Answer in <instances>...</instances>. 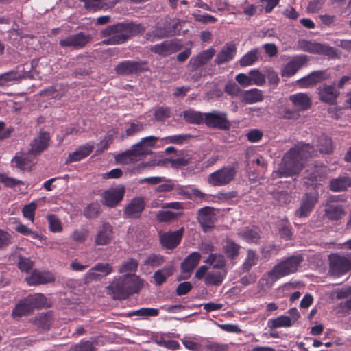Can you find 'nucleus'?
Masks as SVG:
<instances>
[{"label": "nucleus", "mask_w": 351, "mask_h": 351, "mask_svg": "<svg viewBox=\"0 0 351 351\" xmlns=\"http://www.w3.org/2000/svg\"><path fill=\"white\" fill-rule=\"evenodd\" d=\"M279 234L282 239L288 241L291 239L292 237V228L287 220L283 222L282 226L279 230Z\"/></svg>", "instance_id": "obj_61"}, {"label": "nucleus", "mask_w": 351, "mask_h": 351, "mask_svg": "<svg viewBox=\"0 0 351 351\" xmlns=\"http://www.w3.org/2000/svg\"><path fill=\"white\" fill-rule=\"evenodd\" d=\"M226 275V271L224 269L211 271L207 274L205 277L204 282L206 285L219 286L223 281Z\"/></svg>", "instance_id": "obj_37"}, {"label": "nucleus", "mask_w": 351, "mask_h": 351, "mask_svg": "<svg viewBox=\"0 0 351 351\" xmlns=\"http://www.w3.org/2000/svg\"><path fill=\"white\" fill-rule=\"evenodd\" d=\"M191 137V134H176L167 136L166 140L169 143L180 145Z\"/></svg>", "instance_id": "obj_63"}, {"label": "nucleus", "mask_w": 351, "mask_h": 351, "mask_svg": "<svg viewBox=\"0 0 351 351\" xmlns=\"http://www.w3.org/2000/svg\"><path fill=\"white\" fill-rule=\"evenodd\" d=\"M238 169L239 165L237 162L223 167L210 173L208 178V182L213 186H222L229 184L234 180Z\"/></svg>", "instance_id": "obj_5"}, {"label": "nucleus", "mask_w": 351, "mask_h": 351, "mask_svg": "<svg viewBox=\"0 0 351 351\" xmlns=\"http://www.w3.org/2000/svg\"><path fill=\"white\" fill-rule=\"evenodd\" d=\"M326 167L313 166L308 167L304 172V178L308 180L312 184H317L326 178Z\"/></svg>", "instance_id": "obj_24"}, {"label": "nucleus", "mask_w": 351, "mask_h": 351, "mask_svg": "<svg viewBox=\"0 0 351 351\" xmlns=\"http://www.w3.org/2000/svg\"><path fill=\"white\" fill-rule=\"evenodd\" d=\"M324 215L329 220H339L345 215L342 206L338 204H327Z\"/></svg>", "instance_id": "obj_38"}, {"label": "nucleus", "mask_w": 351, "mask_h": 351, "mask_svg": "<svg viewBox=\"0 0 351 351\" xmlns=\"http://www.w3.org/2000/svg\"><path fill=\"white\" fill-rule=\"evenodd\" d=\"M33 310L30 306V304L27 297H25L23 299L20 300L16 304L12 310V315L13 317H21L23 316L28 315Z\"/></svg>", "instance_id": "obj_35"}, {"label": "nucleus", "mask_w": 351, "mask_h": 351, "mask_svg": "<svg viewBox=\"0 0 351 351\" xmlns=\"http://www.w3.org/2000/svg\"><path fill=\"white\" fill-rule=\"evenodd\" d=\"M252 85L263 86L265 83V75L258 69H253L249 72Z\"/></svg>", "instance_id": "obj_52"}, {"label": "nucleus", "mask_w": 351, "mask_h": 351, "mask_svg": "<svg viewBox=\"0 0 351 351\" xmlns=\"http://www.w3.org/2000/svg\"><path fill=\"white\" fill-rule=\"evenodd\" d=\"M94 269L101 275V278L113 272V267L109 263H98L94 266Z\"/></svg>", "instance_id": "obj_57"}, {"label": "nucleus", "mask_w": 351, "mask_h": 351, "mask_svg": "<svg viewBox=\"0 0 351 351\" xmlns=\"http://www.w3.org/2000/svg\"><path fill=\"white\" fill-rule=\"evenodd\" d=\"M329 271L335 276H339L351 270V256L332 254L329 256Z\"/></svg>", "instance_id": "obj_9"}, {"label": "nucleus", "mask_w": 351, "mask_h": 351, "mask_svg": "<svg viewBox=\"0 0 351 351\" xmlns=\"http://www.w3.org/2000/svg\"><path fill=\"white\" fill-rule=\"evenodd\" d=\"M201 259L199 252H193L184 258L180 264V269L183 274H191L197 266Z\"/></svg>", "instance_id": "obj_30"}, {"label": "nucleus", "mask_w": 351, "mask_h": 351, "mask_svg": "<svg viewBox=\"0 0 351 351\" xmlns=\"http://www.w3.org/2000/svg\"><path fill=\"white\" fill-rule=\"evenodd\" d=\"M184 229L183 227L174 232H165L160 236V242L166 249L173 250L181 242Z\"/></svg>", "instance_id": "obj_18"}, {"label": "nucleus", "mask_w": 351, "mask_h": 351, "mask_svg": "<svg viewBox=\"0 0 351 351\" xmlns=\"http://www.w3.org/2000/svg\"><path fill=\"white\" fill-rule=\"evenodd\" d=\"M49 228L52 232H60L62 231V226L60 220L55 215H49L47 217Z\"/></svg>", "instance_id": "obj_53"}, {"label": "nucleus", "mask_w": 351, "mask_h": 351, "mask_svg": "<svg viewBox=\"0 0 351 351\" xmlns=\"http://www.w3.org/2000/svg\"><path fill=\"white\" fill-rule=\"evenodd\" d=\"M90 40L91 37L89 34L79 32L61 39L59 44L62 47H73L78 49L83 48Z\"/></svg>", "instance_id": "obj_14"}, {"label": "nucleus", "mask_w": 351, "mask_h": 351, "mask_svg": "<svg viewBox=\"0 0 351 351\" xmlns=\"http://www.w3.org/2000/svg\"><path fill=\"white\" fill-rule=\"evenodd\" d=\"M317 201V193H305L301 198L299 208L295 211V215L299 218L308 217L313 211Z\"/></svg>", "instance_id": "obj_11"}, {"label": "nucleus", "mask_w": 351, "mask_h": 351, "mask_svg": "<svg viewBox=\"0 0 351 351\" xmlns=\"http://www.w3.org/2000/svg\"><path fill=\"white\" fill-rule=\"evenodd\" d=\"M182 213H174L172 211L160 210L156 215V219L160 222H170L181 216Z\"/></svg>", "instance_id": "obj_50"}, {"label": "nucleus", "mask_w": 351, "mask_h": 351, "mask_svg": "<svg viewBox=\"0 0 351 351\" xmlns=\"http://www.w3.org/2000/svg\"><path fill=\"white\" fill-rule=\"evenodd\" d=\"M113 238V228L108 223H104L98 230L95 238L96 245H106L109 244Z\"/></svg>", "instance_id": "obj_21"}, {"label": "nucleus", "mask_w": 351, "mask_h": 351, "mask_svg": "<svg viewBox=\"0 0 351 351\" xmlns=\"http://www.w3.org/2000/svg\"><path fill=\"white\" fill-rule=\"evenodd\" d=\"M258 261V256L252 250H249L244 263L242 265V270L245 272L249 271L251 268L256 265Z\"/></svg>", "instance_id": "obj_47"}, {"label": "nucleus", "mask_w": 351, "mask_h": 351, "mask_svg": "<svg viewBox=\"0 0 351 351\" xmlns=\"http://www.w3.org/2000/svg\"><path fill=\"white\" fill-rule=\"evenodd\" d=\"M314 147L309 143H298L283 156L274 173L277 178L298 176L304 167V161L312 156Z\"/></svg>", "instance_id": "obj_1"}, {"label": "nucleus", "mask_w": 351, "mask_h": 351, "mask_svg": "<svg viewBox=\"0 0 351 351\" xmlns=\"http://www.w3.org/2000/svg\"><path fill=\"white\" fill-rule=\"evenodd\" d=\"M27 298L34 311L35 308L40 309L45 306L47 299L42 293L29 295Z\"/></svg>", "instance_id": "obj_45"}, {"label": "nucleus", "mask_w": 351, "mask_h": 351, "mask_svg": "<svg viewBox=\"0 0 351 351\" xmlns=\"http://www.w3.org/2000/svg\"><path fill=\"white\" fill-rule=\"evenodd\" d=\"M263 91L254 88L248 90H244L241 101L244 104H252L263 101Z\"/></svg>", "instance_id": "obj_34"}, {"label": "nucleus", "mask_w": 351, "mask_h": 351, "mask_svg": "<svg viewBox=\"0 0 351 351\" xmlns=\"http://www.w3.org/2000/svg\"><path fill=\"white\" fill-rule=\"evenodd\" d=\"M93 149L94 145L90 143L80 146L77 150L69 154L68 158L66 160V164L81 160L82 159L89 156L93 152Z\"/></svg>", "instance_id": "obj_31"}, {"label": "nucleus", "mask_w": 351, "mask_h": 351, "mask_svg": "<svg viewBox=\"0 0 351 351\" xmlns=\"http://www.w3.org/2000/svg\"><path fill=\"white\" fill-rule=\"evenodd\" d=\"M317 90L319 99L322 101L330 105L336 103L338 94L335 91L334 85L324 84L322 86H320Z\"/></svg>", "instance_id": "obj_28"}, {"label": "nucleus", "mask_w": 351, "mask_h": 351, "mask_svg": "<svg viewBox=\"0 0 351 351\" xmlns=\"http://www.w3.org/2000/svg\"><path fill=\"white\" fill-rule=\"evenodd\" d=\"M30 154L23 152H18L12 158L11 167L19 169L21 171H30L34 165L30 158Z\"/></svg>", "instance_id": "obj_19"}, {"label": "nucleus", "mask_w": 351, "mask_h": 351, "mask_svg": "<svg viewBox=\"0 0 351 351\" xmlns=\"http://www.w3.org/2000/svg\"><path fill=\"white\" fill-rule=\"evenodd\" d=\"M125 192V187L123 185L111 187L105 191L102 195L104 204L110 208L115 207L123 200Z\"/></svg>", "instance_id": "obj_13"}, {"label": "nucleus", "mask_w": 351, "mask_h": 351, "mask_svg": "<svg viewBox=\"0 0 351 351\" xmlns=\"http://www.w3.org/2000/svg\"><path fill=\"white\" fill-rule=\"evenodd\" d=\"M240 248L239 245L230 239L226 241V245L223 247L224 252L230 259H234L238 256Z\"/></svg>", "instance_id": "obj_46"}, {"label": "nucleus", "mask_w": 351, "mask_h": 351, "mask_svg": "<svg viewBox=\"0 0 351 351\" xmlns=\"http://www.w3.org/2000/svg\"><path fill=\"white\" fill-rule=\"evenodd\" d=\"M174 272L175 268L171 265H166L162 269L156 270L152 276L156 285H162L167 282V278L171 276Z\"/></svg>", "instance_id": "obj_33"}, {"label": "nucleus", "mask_w": 351, "mask_h": 351, "mask_svg": "<svg viewBox=\"0 0 351 351\" xmlns=\"http://www.w3.org/2000/svg\"><path fill=\"white\" fill-rule=\"evenodd\" d=\"M326 79L325 71H315L298 80L297 84L300 88H308Z\"/></svg>", "instance_id": "obj_27"}, {"label": "nucleus", "mask_w": 351, "mask_h": 351, "mask_svg": "<svg viewBox=\"0 0 351 351\" xmlns=\"http://www.w3.org/2000/svg\"><path fill=\"white\" fill-rule=\"evenodd\" d=\"M299 47L302 51L305 52L323 55L330 58L337 57V50L326 44L303 40L299 42Z\"/></svg>", "instance_id": "obj_8"}, {"label": "nucleus", "mask_w": 351, "mask_h": 351, "mask_svg": "<svg viewBox=\"0 0 351 351\" xmlns=\"http://www.w3.org/2000/svg\"><path fill=\"white\" fill-rule=\"evenodd\" d=\"M215 49L210 47L206 50L191 58L189 62V66L191 71L198 70L200 67L207 64L214 56Z\"/></svg>", "instance_id": "obj_20"}, {"label": "nucleus", "mask_w": 351, "mask_h": 351, "mask_svg": "<svg viewBox=\"0 0 351 351\" xmlns=\"http://www.w3.org/2000/svg\"><path fill=\"white\" fill-rule=\"evenodd\" d=\"M224 92L228 95L242 97L243 90L234 82H228L224 87Z\"/></svg>", "instance_id": "obj_51"}, {"label": "nucleus", "mask_w": 351, "mask_h": 351, "mask_svg": "<svg viewBox=\"0 0 351 351\" xmlns=\"http://www.w3.org/2000/svg\"><path fill=\"white\" fill-rule=\"evenodd\" d=\"M159 311L152 308H142L136 311H131L128 313V317L140 316V317H156L158 315Z\"/></svg>", "instance_id": "obj_49"}, {"label": "nucleus", "mask_w": 351, "mask_h": 351, "mask_svg": "<svg viewBox=\"0 0 351 351\" xmlns=\"http://www.w3.org/2000/svg\"><path fill=\"white\" fill-rule=\"evenodd\" d=\"M167 36L168 35L165 31L160 27H157L152 32H148L145 34V38L150 42H154Z\"/></svg>", "instance_id": "obj_54"}, {"label": "nucleus", "mask_w": 351, "mask_h": 351, "mask_svg": "<svg viewBox=\"0 0 351 351\" xmlns=\"http://www.w3.org/2000/svg\"><path fill=\"white\" fill-rule=\"evenodd\" d=\"M289 100L293 105L298 108L299 110L304 111L309 109L312 102L308 95L305 93H296L289 96Z\"/></svg>", "instance_id": "obj_32"}, {"label": "nucleus", "mask_w": 351, "mask_h": 351, "mask_svg": "<svg viewBox=\"0 0 351 351\" xmlns=\"http://www.w3.org/2000/svg\"><path fill=\"white\" fill-rule=\"evenodd\" d=\"M267 324L271 330L282 327L288 328L293 326L287 315H280L276 318L270 319L268 320Z\"/></svg>", "instance_id": "obj_43"}, {"label": "nucleus", "mask_w": 351, "mask_h": 351, "mask_svg": "<svg viewBox=\"0 0 351 351\" xmlns=\"http://www.w3.org/2000/svg\"><path fill=\"white\" fill-rule=\"evenodd\" d=\"M0 182L3 183L6 187L9 188H14L19 184L24 185V182L22 180L8 177L4 174H0Z\"/></svg>", "instance_id": "obj_58"}, {"label": "nucleus", "mask_w": 351, "mask_h": 351, "mask_svg": "<svg viewBox=\"0 0 351 351\" xmlns=\"http://www.w3.org/2000/svg\"><path fill=\"white\" fill-rule=\"evenodd\" d=\"M182 344L184 345V346L189 350H192V351H202V346L197 343V342H195L192 340H191L189 338H186L184 337V339H182Z\"/></svg>", "instance_id": "obj_64"}, {"label": "nucleus", "mask_w": 351, "mask_h": 351, "mask_svg": "<svg viewBox=\"0 0 351 351\" xmlns=\"http://www.w3.org/2000/svg\"><path fill=\"white\" fill-rule=\"evenodd\" d=\"M36 208L37 205L34 202L24 206L22 210L23 216L29 220L33 221Z\"/></svg>", "instance_id": "obj_59"}, {"label": "nucleus", "mask_w": 351, "mask_h": 351, "mask_svg": "<svg viewBox=\"0 0 351 351\" xmlns=\"http://www.w3.org/2000/svg\"><path fill=\"white\" fill-rule=\"evenodd\" d=\"M182 45L177 40H165L159 44L151 45L149 50L161 57H167L180 51Z\"/></svg>", "instance_id": "obj_12"}, {"label": "nucleus", "mask_w": 351, "mask_h": 351, "mask_svg": "<svg viewBox=\"0 0 351 351\" xmlns=\"http://www.w3.org/2000/svg\"><path fill=\"white\" fill-rule=\"evenodd\" d=\"M34 265V262L29 258L19 256L18 267L22 271L28 272L32 269Z\"/></svg>", "instance_id": "obj_62"}, {"label": "nucleus", "mask_w": 351, "mask_h": 351, "mask_svg": "<svg viewBox=\"0 0 351 351\" xmlns=\"http://www.w3.org/2000/svg\"><path fill=\"white\" fill-rule=\"evenodd\" d=\"M171 167L176 169L182 168L189 165H195L197 160L191 152H181L176 158L169 159Z\"/></svg>", "instance_id": "obj_22"}, {"label": "nucleus", "mask_w": 351, "mask_h": 351, "mask_svg": "<svg viewBox=\"0 0 351 351\" xmlns=\"http://www.w3.org/2000/svg\"><path fill=\"white\" fill-rule=\"evenodd\" d=\"M261 58V51L258 48L253 49L245 53L239 60L241 66H248L254 64Z\"/></svg>", "instance_id": "obj_39"}, {"label": "nucleus", "mask_w": 351, "mask_h": 351, "mask_svg": "<svg viewBox=\"0 0 351 351\" xmlns=\"http://www.w3.org/2000/svg\"><path fill=\"white\" fill-rule=\"evenodd\" d=\"M165 262V257L161 254H150L143 261V265L145 267L155 268L163 265Z\"/></svg>", "instance_id": "obj_44"}, {"label": "nucleus", "mask_w": 351, "mask_h": 351, "mask_svg": "<svg viewBox=\"0 0 351 351\" xmlns=\"http://www.w3.org/2000/svg\"><path fill=\"white\" fill-rule=\"evenodd\" d=\"M351 186V179L348 176H339L330 182V189L334 192L346 191Z\"/></svg>", "instance_id": "obj_36"}, {"label": "nucleus", "mask_w": 351, "mask_h": 351, "mask_svg": "<svg viewBox=\"0 0 351 351\" xmlns=\"http://www.w3.org/2000/svg\"><path fill=\"white\" fill-rule=\"evenodd\" d=\"M119 0H81L86 10L96 12L114 7Z\"/></svg>", "instance_id": "obj_23"}, {"label": "nucleus", "mask_w": 351, "mask_h": 351, "mask_svg": "<svg viewBox=\"0 0 351 351\" xmlns=\"http://www.w3.org/2000/svg\"><path fill=\"white\" fill-rule=\"evenodd\" d=\"M154 115L156 121H163L171 117V110L168 107H160L155 110Z\"/></svg>", "instance_id": "obj_60"}, {"label": "nucleus", "mask_w": 351, "mask_h": 351, "mask_svg": "<svg viewBox=\"0 0 351 351\" xmlns=\"http://www.w3.org/2000/svg\"><path fill=\"white\" fill-rule=\"evenodd\" d=\"M302 261V258L301 256H291L275 265L273 269L268 272V276L272 280H277L294 273Z\"/></svg>", "instance_id": "obj_6"}, {"label": "nucleus", "mask_w": 351, "mask_h": 351, "mask_svg": "<svg viewBox=\"0 0 351 351\" xmlns=\"http://www.w3.org/2000/svg\"><path fill=\"white\" fill-rule=\"evenodd\" d=\"M49 141V133L46 131H40L38 136L31 142L29 154L35 156L40 155L47 149Z\"/></svg>", "instance_id": "obj_17"}, {"label": "nucleus", "mask_w": 351, "mask_h": 351, "mask_svg": "<svg viewBox=\"0 0 351 351\" xmlns=\"http://www.w3.org/2000/svg\"><path fill=\"white\" fill-rule=\"evenodd\" d=\"M145 30L144 26L140 23L120 22L103 29L100 36L106 38L102 41L103 45H117L125 43L130 37L142 34Z\"/></svg>", "instance_id": "obj_2"}, {"label": "nucleus", "mask_w": 351, "mask_h": 351, "mask_svg": "<svg viewBox=\"0 0 351 351\" xmlns=\"http://www.w3.org/2000/svg\"><path fill=\"white\" fill-rule=\"evenodd\" d=\"M146 125L138 121L129 123L124 132L121 134V138L134 136L145 130Z\"/></svg>", "instance_id": "obj_40"}, {"label": "nucleus", "mask_w": 351, "mask_h": 351, "mask_svg": "<svg viewBox=\"0 0 351 351\" xmlns=\"http://www.w3.org/2000/svg\"><path fill=\"white\" fill-rule=\"evenodd\" d=\"M317 147L321 153L330 154L332 152V141L330 138L322 134L317 138Z\"/></svg>", "instance_id": "obj_42"}, {"label": "nucleus", "mask_w": 351, "mask_h": 351, "mask_svg": "<svg viewBox=\"0 0 351 351\" xmlns=\"http://www.w3.org/2000/svg\"><path fill=\"white\" fill-rule=\"evenodd\" d=\"M306 61L307 58L304 55L296 57L287 63L282 71V75L289 77L295 75Z\"/></svg>", "instance_id": "obj_29"}, {"label": "nucleus", "mask_w": 351, "mask_h": 351, "mask_svg": "<svg viewBox=\"0 0 351 351\" xmlns=\"http://www.w3.org/2000/svg\"><path fill=\"white\" fill-rule=\"evenodd\" d=\"M197 220L204 232L213 229L217 221L215 208L210 206L201 208L197 211Z\"/></svg>", "instance_id": "obj_10"}, {"label": "nucleus", "mask_w": 351, "mask_h": 351, "mask_svg": "<svg viewBox=\"0 0 351 351\" xmlns=\"http://www.w3.org/2000/svg\"><path fill=\"white\" fill-rule=\"evenodd\" d=\"M138 263L134 258H130L119 267V273L133 272L137 269Z\"/></svg>", "instance_id": "obj_56"}, {"label": "nucleus", "mask_w": 351, "mask_h": 351, "mask_svg": "<svg viewBox=\"0 0 351 351\" xmlns=\"http://www.w3.org/2000/svg\"><path fill=\"white\" fill-rule=\"evenodd\" d=\"M101 211V206L97 202L89 204L84 210V216L86 219H95L97 217Z\"/></svg>", "instance_id": "obj_48"}, {"label": "nucleus", "mask_w": 351, "mask_h": 351, "mask_svg": "<svg viewBox=\"0 0 351 351\" xmlns=\"http://www.w3.org/2000/svg\"><path fill=\"white\" fill-rule=\"evenodd\" d=\"M237 52V47L232 43H228L217 55L215 62L218 64H223L229 62L234 58Z\"/></svg>", "instance_id": "obj_26"}, {"label": "nucleus", "mask_w": 351, "mask_h": 351, "mask_svg": "<svg viewBox=\"0 0 351 351\" xmlns=\"http://www.w3.org/2000/svg\"><path fill=\"white\" fill-rule=\"evenodd\" d=\"M158 139L154 136L142 138L139 142L133 145L130 149L118 154L116 159L123 164L134 162L138 160V157L149 154L150 149L155 146Z\"/></svg>", "instance_id": "obj_3"}, {"label": "nucleus", "mask_w": 351, "mask_h": 351, "mask_svg": "<svg viewBox=\"0 0 351 351\" xmlns=\"http://www.w3.org/2000/svg\"><path fill=\"white\" fill-rule=\"evenodd\" d=\"M51 322V315L47 313L41 314L36 318L35 324L43 330H48Z\"/></svg>", "instance_id": "obj_55"}, {"label": "nucleus", "mask_w": 351, "mask_h": 351, "mask_svg": "<svg viewBox=\"0 0 351 351\" xmlns=\"http://www.w3.org/2000/svg\"><path fill=\"white\" fill-rule=\"evenodd\" d=\"M145 65L146 62L143 61L125 60L119 63L114 70L119 75H128L145 71Z\"/></svg>", "instance_id": "obj_15"}, {"label": "nucleus", "mask_w": 351, "mask_h": 351, "mask_svg": "<svg viewBox=\"0 0 351 351\" xmlns=\"http://www.w3.org/2000/svg\"><path fill=\"white\" fill-rule=\"evenodd\" d=\"M106 291L114 300H123L137 293L138 287L131 277L126 276L114 280L111 285L106 287Z\"/></svg>", "instance_id": "obj_4"}, {"label": "nucleus", "mask_w": 351, "mask_h": 351, "mask_svg": "<svg viewBox=\"0 0 351 351\" xmlns=\"http://www.w3.org/2000/svg\"><path fill=\"white\" fill-rule=\"evenodd\" d=\"M145 205L146 204L143 197H134L125 207L123 214L127 218L138 219L141 216Z\"/></svg>", "instance_id": "obj_16"}, {"label": "nucleus", "mask_w": 351, "mask_h": 351, "mask_svg": "<svg viewBox=\"0 0 351 351\" xmlns=\"http://www.w3.org/2000/svg\"><path fill=\"white\" fill-rule=\"evenodd\" d=\"M184 121L191 124H201L204 121V113L189 109L183 112Z\"/></svg>", "instance_id": "obj_41"}, {"label": "nucleus", "mask_w": 351, "mask_h": 351, "mask_svg": "<svg viewBox=\"0 0 351 351\" xmlns=\"http://www.w3.org/2000/svg\"><path fill=\"white\" fill-rule=\"evenodd\" d=\"M25 280L29 285H38L54 282L55 278L50 272H40L34 270Z\"/></svg>", "instance_id": "obj_25"}, {"label": "nucleus", "mask_w": 351, "mask_h": 351, "mask_svg": "<svg viewBox=\"0 0 351 351\" xmlns=\"http://www.w3.org/2000/svg\"><path fill=\"white\" fill-rule=\"evenodd\" d=\"M205 125L209 128L228 130L231 124L226 112L213 110L204 113Z\"/></svg>", "instance_id": "obj_7"}]
</instances>
